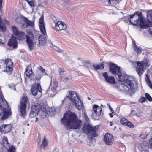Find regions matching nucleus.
<instances>
[{
  "instance_id": "nucleus-1",
  "label": "nucleus",
  "mask_w": 152,
  "mask_h": 152,
  "mask_svg": "<svg viewBox=\"0 0 152 152\" xmlns=\"http://www.w3.org/2000/svg\"><path fill=\"white\" fill-rule=\"evenodd\" d=\"M110 71L112 73L117 75L118 80L119 82H122L121 84L125 90L128 91L135 88L136 83L127 78V75L122 72L120 67L112 64L110 65Z\"/></svg>"
},
{
  "instance_id": "nucleus-2",
  "label": "nucleus",
  "mask_w": 152,
  "mask_h": 152,
  "mask_svg": "<svg viewBox=\"0 0 152 152\" xmlns=\"http://www.w3.org/2000/svg\"><path fill=\"white\" fill-rule=\"evenodd\" d=\"M61 121L62 124L65 125L66 129L67 130L78 129L81 127L82 121L78 120L75 113H71L69 114L68 113H65Z\"/></svg>"
},
{
  "instance_id": "nucleus-3",
  "label": "nucleus",
  "mask_w": 152,
  "mask_h": 152,
  "mask_svg": "<svg viewBox=\"0 0 152 152\" xmlns=\"http://www.w3.org/2000/svg\"><path fill=\"white\" fill-rule=\"evenodd\" d=\"M128 17H125L123 20L127 23L129 21L133 25H139L141 28H146L148 27L145 21L142 18L141 12L136 11L133 14L128 15Z\"/></svg>"
},
{
  "instance_id": "nucleus-4",
  "label": "nucleus",
  "mask_w": 152,
  "mask_h": 152,
  "mask_svg": "<svg viewBox=\"0 0 152 152\" xmlns=\"http://www.w3.org/2000/svg\"><path fill=\"white\" fill-rule=\"evenodd\" d=\"M66 96L75 106L79 110L83 107V104L76 93L72 91H69L67 92Z\"/></svg>"
},
{
  "instance_id": "nucleus-5",
  "label": "nucleus",
  "mask_w": 152,
  "mask_h": 152,
  "mask_svg": "<svg viewBox=\"0 0 152 152\" xmlns=\"http://www.w3.org/2000/svg\"><path fill=\"white\" fill-rule=\"evenodd\" d=\"M28 102L29 101L27 96L26 95L23 94L21 98L20 104L18 106L19 114L22 117H24L26 115V109Z\"/></svg>"
},
{
  "instance_id": "nucleus-6",
  "label": "nucleus",
  "mask_w": 152,
  "mask_h": 152,
  "mask_svg": "<svg viewBox=\"0 0 152 152\" xmlns=\"http://www.w3.org/2000/svg\"><path fill=\"white\" fill-rule=\"evenodd\" d=\"M133 66L136 69V71L139 75L143 74L144 70L148 68L149 65L147 61H142L141 62L134 61L133 62Z\"/></svg>"
},
{
  "instance_id": "nucleus-7",
  "label": "nucleus",
  "mask_w": 152,
  "mask_h": 152,
  "mask_svg": "<svg viewBox=\"0 0 152 152\" xmlns=\"http://www.w3.org/2000/svg\"><path fill=\"white\" fill-rule=\"evenodd\" d=\"M5 102L3 101L2 98L0 96V116L2 115L1 119L4 120L7 118L10 115L11 112L10 110H7L8 107V104L7 103L5 104V105H3L4 103Z\"/></svg>"
},
{
  "instance_id": "nucleus-8",
  "label": "nucleus",
  "mask_w": 152,
  "mask_h": 152,
  "mask_svg": "<svg viewBox=\"0 0 152 152\" xmlns=\"http://www.w3.org/2000/svg\"><path fill=\"white\" fill-rule=\"evenodd\" d=\"M98 126L93 127L91 124H84L82 128L83 132L87 134L91 133L93 136L95 137L97 136V132L98 131Z\"/></svg>"
},
{
  "instance_id": "nucleus-9",
  "label": "nucleus",
  "mask_w": 152,
  "mask_h": 152,
  "mask_svg": "<svg viewBox=\"0 0 152 152\" xmlns=\"http://www.w3.org/2000/svg\"><path fill=\"white\" fill-rule=\"evenodd\" d=\"M42 90L39 83L34 84L32 85L31 91L34 96L38 95V98H40L42 95Z\"/></svg>"
},
{
  "instance_id": "nucleus-10",
  "label": "nucleus",
  "mask_w": 152,
  "mask_h": 152,
  "mask_svg": "<svg viewBox=\"0 0 152 152\" xmlns=\"http://www.w3.org/2000/svg\"><path fill=\"white\" fill-rule=\"evenodd\" d=\"M33 39L34 36L33 34L31 32H29L28 33V36L27 37L26 42L31 51L34 49V45L36 44V42L33 41Z\"/></svg>"
},
{
  "instance_id": "nucleus-11",
  "label": "nucleus",
  "mask_w": 152,
  "mask_h": 152,
  "mask_svg": "<svg viewBox=\"0 0 152 152\" xmlns=\"http://www.w3.org/2000/svg\"><path fill=\"white\" fill-rule=\"evenodd\" d=\"M41 110V105L39 104H37L33 105L31 108L29 116L31 118L36 117L38 115V112Z\"/></svg>"
},
{
  "instance_id": "nucleus-12",
  "label": "nucleus",
  "mask_w": 152,
  "mask_h": 152,
  "mask_svg": "<svg viewBox=\"0 0 152 152\" xmlns=\"http://www.w3.org/2000/svg\"><path fill=\"white\" fill-rule=\"evenodd\" d=\"M47 75L45 69L41 66H39L37 68L35 73V78L37 80H39L43 76Z\"/></svg>"
},
{
  "instance_id": "nucleus-13",
  "label": "nucleus",
  "mask_w": 152,
  "mask_h": 152,
  "mask_svg": "<svg viewBox=\"0 0 152 152\" xmlns=\"http://www.w3.org/2000/svg\"><path fill=\"white\" fill-rule=\"evenodd\" d=\"M54 22L55 23V28L58 31L64 30L67 28V26L64 22L56 20L54 21Z\"/></svg>"
},
{
  "instance_id": "nucleus-14",
  "label": "nucleus",
  "mask_w": 152,
  "mask_h": 152,
  "mask_svg": "<svg viewBox=\"0 0 152 152\" xmlns=\"http://www.w3.org/2000/svg\"><path fill=\"white\" fill-rule=\"evenodd\" d=\"M104 141L107 145H111L113 142V137L112 135L108 133H106L104 136Z\"/></svg>"
},
{
  "instance_id": "nucleus-15",
  "label": "nucleus",
  "mask_w": 152,
  "mask_h": 152,
  "mask_svg": "<svg viewBox=\"0 0 152 152\" xmlns=\"http://www.w3.org/2000/svg\"><path fill=\"white\" fill-rule=\"evenodd\" d=\"M43 112L46 116V114L50 116H53L56 113L55 109L54 107L47 108V109L43 108L42 110Z\"/></svg>"
},
{
  "instance_id": "nucleus-16",
  "label": "nucleus",
  "mask_w": 152,
  "mask_h": 152,
  "mask_svg": "<svg viewBox=\"0 0 152 152\" xmlns=\"http://www.w3.org/2000/svg\"><path fill=\"white\" fill-rule=\"evenodd\" d=\"M12 129L10 124H4L0 127V132L3 134H6L10 132Z\"/></svg>"
},
{
  "instance_id": "nucleus-17",
  "label": "nucleus",
  "mask_w": 152,
  "mask_h": 152,
  "mask_svg": "<svg viewBox=\"0 0 152 152\" xmlns=\"http://www.w3.org/2000/svg\"><path fill=\"white\" fill-rule=\"evenodd\" d=\"M7 44L8 46L13 49L16 48L17 47V42L16 37H14L11 38L9 40Z\"/></svg>"
},
{
  "instance_id": "nucleus-18",
  "label": "nucleus",
  "mask_w": 152,
  "mask_h": 152,
  "mask_svg": "<svg viewBox=\"0 0 152 152\" xmlns=\"http://www.w3.org/2000/svg\"><path fill=\"white\" fill-rule=\"evenodd\" d=\"M39 26L41 32L44 35L46 34L45 26L44 25V17L42 16L39 20Z\"/></svg>"
},
{
  "instance_id": "nucleus-19",
  "label": "nucleus",
  "mask_w": 152,
  "mask_h": 152,
  "mask_svg": "<svg viewBox=\"0 0 152 152\" xmlns=\"http://www.w3.org/2000/svg\"><path fill=\"white\" fill-rule=\"evenodd\" d=\"M102 75L105 78L107 82L113 83H115L114 77L113 76H108V75L107 72H105L103 73L102 74Z\"/></svg>"
},
{
  "instance_id": "nucleus-20",
  "label": "nucleus",
  "mask_w": 152,
  "mask_h": 152,
  "mask_svg": "<svg viewBox=\"0 0 152 152\" xmlns=\"http://www.w3.org/2000/svg\"><path fill=\"white\" fill-rule=\"evenodd\" d=\"M91 66V67H90V69H94L96 71L98 69H103L104 68V64H98L96 63H92Z\"/></svg>"
},
{
  "instance_id": "nucleus-21",
  "label": "nucleus",
  "mask_w": 152,
  "mask_h": 152,
  "mask_svg": "<svg viewBox=\"0 0 152 152\" xmlns=\"http://www.w3.org/2000/svg\"><path fill=\"white\" fill-rule=\"evenodd\" d=\"M5 63L6 66V70L12 71L13 69V64L11 60L7 59L5 61Z\"/></svg>"
},
{
  "instance_id": "nucleus-22",
  "label": "nucleus",
  "mask_w": 152,
  "mask_h": 152,
  "mask_svg": "<svg viewBox=\"0 0 152 152\" xmlns=\"http://www.w3.org/2000/svg\"><path fill=\"white\" fill-rule=\"evenodd\" d=\"M44 36L42 35H40L39 37V42L40 45H44L46 44V34L44 35L43 34Z\"/></svg>"
},
{
  "instance_id": "nucleus-23",
  "label": "nucleus",
  "mask_w": 152,
  "mask_h": 152,
  "mask_svg": "<svg viewBox=\"0 0 152 152\" xmlns=\"http://www.w3.org/2000/svg\"><path fill=\"white\" fill-rule=\"evenodd\" d=\"M93 109L96 114L97 115H100L101 113L102 108L100 107L97 105L94 104L93 106Z\"/></svg>"
},
{
  "instance_id": "nucleus-24",
  "label": "nucleus",
  "mask_w": 152,
  "mask_h": 152,
  "mask_svg": "<svg viewBox=\"0 0 152 152\" xmlns=\"http://www.w3.org/2000/svg\"><path fill=\"white\" fill-rule=\"evenodd\" d=\"M28 36L26 35L25 33L22 31H20L18 35H16L17 39L19 40H20L25 39L26 38L27 39V37Z\"/></svg>"
},
{
  "instance_id": "nucleus-25",
  "label": "nucleus",
  "mask_w": 152,
  "mask_h": 152,
  "mask_svg": "<svg viewBox=\"0 0 152 152\" xmlns=\"http://www.w3.org/2000/svg\"><path fill=\"white\" fill-rule=\"evenodd\" d=\"M24 20L26 23L25 27H27L28 26L31 27L34 26V22L33 21H31L28 19V18L26 17H24Z\"/></svg>"
},
{
  "instance_id": "nucleus-26",
  "label": "nucleus",
  "mask_w": 152,
  "mask_h": 152,
  "mask_svg": "<svg viewBox=\"0 0 152 152\" xmlns=\"http://www.w3.org/2000/svg\"><path fill=\"white\" fill-rule=\"evenodd\" d=\"M26 76L29 77L32 74L31 68V66H28L26 67L25 73Z\"/></svg>"
},
{
  "instance_id": "nucleus-27",
  "label": "nucleus",
  "mask_w": 152,
  "mask_h": 152,
  "mask_svg": "<svg viewBox=\"0 0 152 152\" xmlns=\"http://www.w3.org/2000/svg\"><path fill=\"white\" fill-rule=\"evenodd\" d=\"M152 11H150L147 12V18L148 22L151 24H152Z\"/></svg>"
},
{
  "instance_id": "nucleus-28",
  "label": "nucleus",
  "mask_w": 152,
  "mask_h": 152,
  "mask_svg": "<svg viewBox=\"0 0 152 152\" xmlns=\"http://www.w3.org/2000/svg\"><path fill=\"white\" fill-rule=\"evenodd\" d=\"M51 84L52 86L51 88L54 90H57V88H58V82L56 80H54L53 82H51Z\"/></svg>"
},
{
  "instance_id": "nucleus-29",
  "label": "nucleus",
  "mask_w": 152,
  "mask_h": 152,
  "mask_svg": "<svg viewBox=\"0 0 152 152\" xmlns=\"http://www.w3.org/2000/svg\"><path fill=\"white\" fill-rule=\"evenodd\" d=\"M47 93L48 94L49 96L50 97H53L56 95V93L57 92V90H55L52 89L51 88L50 90V91H47Z\"/></svg>"
},
{
  "instance_id": "nucleus-30",
  "label": "nucleus",
  "mask_w": 152,
  "mask_h": 152,
  "mask_svg": "<svg viewBox=\"0 0 152 152\" xmlns=\"http://www.w3.org/2000/svg\"><path fill=\"white\" fill-rule=\"evenodd\" d=\"M82 66L87 67L90 69V67H91L92 63H91L90 61H87L86 60H82Z\"/></svg>"
},
{
  "instance_id": "nucleus-31",
  "label": "nucleus",
  "mask_w": 152,
  "mask_h": 152,
  "mask_svg": "<svg viewBox=\"0 0 152 152\" xmlns=\"http://www.w3.org/2000/svg\"><path fill=\"white\" fill-rule=\"evenodd\" d=\"M48 144V142L46 139V137L45 136L43 137V141L40 145L41 148H45V147Z\"/></svg>"
},
{
  "instance_id": "nucleus-32",
  "label": "nucleus",
  "mask_w": 152,
  "mask_h": 152,
  "mask_svg": "<svg viewBox=\"0 0 152 152\" xmlns=\"http://www.w3.org/2000/svg\"><path fill=\"white\" fill-rule=\"evenodd\" d=\"M2 142L4 147L7 148L10 145V144L8 142L7 138L5 137H4L2 140Z\"/></svg>"
},
{
  "instance_id": "nucleus-33",
  "label": "nucleus",
  "mask_w": 152,
  "mask_h": 152,
  "mask_svg": "<svg viewBox=\"0 0 152 152\" xmlns=\"http://www.w3.org/2000/svg\"><path fill=\"white\" fill-rule=\"evenodd\" d=\"M14 34L15 35H18L20 31H18V28L15 26H11Z\"/></svg>"
},
{
  "instance_id": "nucleus-34",
  "label": "nucleus",
  "mask_w": 152,
  "mask_h": 152,
  "mask_svg": "<svg viewBox=\"0 0 152 152\" xmlns=\"http://www.w3.org/2000/svg\"><path fill=\"white\" fill-rule=\"evenodd\" d=\"M133 48L136 52L138 53H140L142 51L141 48L137 46L135 43L134 44Z\"/></svg>"
},
{
  "instance_id": "nucleus-35",
  "label": "nucleus",
  "mask_w": 152,
  "mask_h": 152,
  "mask_svg": "<svg viewBox=\"0 0 152 152\" xmlns=\"http://www.w3.org/2000/svg\"><path fill=\"white\" fill-rule=\"evenodd\" d=\"M29 5L31 7H34L35 6L36 3L34 0H25Z\"/></svg>"
},
{
  "instance_id": "nucleus-36",
  "label": "nucleus",
  "mask_w": 152,
  "mask_h": 152,
  "mask_svg": "<svg viewBox=\"0 0 152 152\" xmlns=\"http://www.w3.org/2000/svg\"><path fill=\"white\" fill-rule=\"evenodd\" d=\"M84 117L85 118V121L84 124H88L90 121L86 113H84Z\"/></svg>"
},
{
  "instance_id": "nucleus-37",
  "label": "nucleus",
  "mask_w": 152,
  "mask_h": 152,
  "mask_svg": "<svg viewBox=\"0 0 152 152\" xmlns=\"http://www.w3.org/2000/svg\"><path fill=\"white\" fill-rule=\"evenodd\" d=\"M16 148L13 145L10 146L7 150L8 152H15Z\"/></svg>"
},
{
  "instance_id": "nucleus-38",
  "label": "nucleus",
  "mask_w": 152,
  "mask_h": 152,
  "mask_svg": "<svg viewBox=\"0 0 152 152\" xmlns=\"http://www.w3.org/2000/svg\"><path fill=\"white\" fill-rule=\"evenodd\" d=\"M128 120L125 118H123L121 119L120 123L121 124L125 125L126 123L128 122Z\"/></svg>"
},
{
  "instance_id": "nucleus-39",
  "label": "nucleus",
  "mask_w": 152,
  "mask_h": 152,
  "mask_svg": "<svg viewBox=\"0 0 152 152\" xmlns=\"http://www.w3.org/2000/svg\"><path fill=\"white\" fill-rule=\"evenodd\" d=\"M125 126H126L131 128H133L134 127V124L128 121V122L126 123Z\"/></svg>"
},
{
  "instance_id": "nucleus-40",
  "label": "nucleus",
  "mask_w": 152,
  "mask_h": 152,
  "mask_svg": "<svg viewBox=\"0 0 152 152\" xmlns=\"http://www.w3.org/2000/svg\"><path fill=\"white\" fill-rule=\"evenodd\" d=\"M145 96L146 99H147L150 101H152V98L151 96L148 93H145Z\"/></svg>"
},
{
  "instance_id": "nucleus-41",
  "label": "nucleus",
  "mask_w": 152,
  "mask_h": 152,
  "mask_svg": "<svg viewBox=\"0 0 152 152\" xmlns=\"http://www.w3.org/2000/svg\"><path fill=\"white\" fill-rule=\"evenodd\" d=\"M145 80L148 84V83H150V84H151V82L150 81L149 77L147 75H146V77H145Z\"/></svg>"
},
{
  "instance_id": "nucleus-42",
  "label": "nucleus",
  "mask_w": 152,
  "mask_h": 152,
  "mask_svg": "<svg viewBox=\"0 0 152 152\" xmlns=\"http://www.w3.org/2000/svg\"><path fill=\"white\" fill-rule=\"evenodd\" d=\"M54 49L56 51H57V52H61V51H62V50L61 49H60L58 47H56V46H55L54 47Z\"/></svg>"
},
{
  "instance_id": "nucleus-43",
  "label": "nucleus",
  "mask_w": 152,
  "mask_h": 152,
  "mask_svg": "<svg viewBox=\"0 0 152 152\" xmlns=\"http://www.w3.org/2000/svg\"><path fill=\"white\" fill-rule=\"evenodd\" d=\"M41 142V138L40 135L39 134L37 141V144L39 145L40 144Z\"/></svg>"
},
{
  "instance_id": "nucleus-44",
  "label": "nucleus",
  "mask_w": 152,
  "mask_h": 152,
  "mask_svg": "<svg viewBox=\"0 0 152 152\" xmlns=\"http://www.w3.org/2000/svg\"><path fill=\"white\" fill-rule=\"evenodd\" d=\"M146 100V99L145 98V97H141L140 98V102L142 103L143 102H145V101Z\"/></svg>"
},
{
  "instance_id": "nucleus-45",
  "label": "nucleus",
  "mask_w": 152,
  "mask_h": 152,
  "mask_svg": "<svg viewBox=\"0 0 152 152\" xmlns=\"http://www.w3.org/2000/svg\"><path fill=\"white\" fill-rule=\"evenodd\" d=\"M149 142L150 147L152 149V138L149 140Z\"/></svg>"
},
{
  "instance_id": "nucleus-46",
  "label": "nucleus",
  "mask_w": 152,
  "mask_h": 152,
  "mask_svg": "<svg viewBox=\"0 0 152 152\" xmlns=\"http://www.w3.org/2000/svg\"><path fill=\"white\" fill-rule=\"evenodd\" d=\"M149 32L152 36V26L150 27L149 30Z\"/></svg>"
},
{
  "instance_id": "nucleus-47",
  "label": "nucleus",
  "mask_w": 152,
  "mask_h": 152,
  "mask_svg": "<svg viewBox=\"0 0 152 152\" xmlns=\"http://www.w3.org/2000/svg\"><path fill=\"white\" fill-rule=\"evenodd\" d=\"M109 108L110 110L112 112V113H113L114 111L113 110V109L111 107L110 105L109 106Z\"/></svg>"
},
{
  "instance_id": "nucleus-48",
  "label": "nucleus",
  "mask_w": 152,
  "mask_h": 152,
  "mask_svg": "<svg viewBox=\"0 0 152 152\" xmlns=\"http://www.w3.org/2000/svg\"><path fill=\"white\" fill-rule=\"evenodd\" d=\"M3 0H0V9L2 7V3Z\"/></svg>"
},
{
  "instance_id": "nucleus-49",
  "label": "nucleus",
  "mask_w": 152,
  "mask_h": 152,
  "mask_svg": "<svg viewBox=\"0 0 152 152\" xmlns=\"http://www.w3.org/2000/svg\"><path fill=\"white\" fill-rule=\"evenodd\" d=\"M148 84L149 85V86L150 87V88H152V84L151 83V84H150V83H148Z\"/></svg>"
},
{
  "instance_id": "nucleus-50",
  "label": "nucleus",
  "mask_w": 152,
  "mask_h": 152,
  "mask_svg": "<svg viewBox=\"0 0 152 152\" xmlns=\"http://www.w3.org/2000/svg\"><path fill=\"white\" fill-rule=\"evenodd\" d=\"M112 113H110L109 114V115L111 117H113V115Z\"/></svg>"
},
{
  "instance_id": "nucleus-51",
  "label": "nucleus",
  "mask_w": 152,
  "mask_h": 152,
  "mask_svg": "<svg viewBox=\"0 0 152 152\" xmlns=\"http://www.w3.org/2000/svg\"><path fill=\"white\" fill-rule=\"evenodd\" d=\"M64 72V69H63L60 68V70H59V72Z\"/></svg>"
},
{
  "instance_id": "nucleus-52",
  "label": "nucleus",
  "mask_w": 152,
  "mask_h": 152,
  "mask_svg": "<svg viewBox=\"0 0 152 152\" xmlns=\"http://www.w3.org/2000/svg\"><path fill=\"white\" fill-rule=\"evenodd\" d=\"M70 79V78H68V77H66V78H65V80H69Z\"/></svg>"
},
{
  "instance_id": "nucleus-53",
  "label": "nucleus",
  "mask_w": 152,
  "mask_h": 152,
  "mask_svg": "<svg viewBox=\"0 0 152 152\" xmlns=\"http://www.w3.org/2000/svg\"><path fill=\"white\" fill-rule=\"evenodd\" d=\"M77 59H78V60H81L82 61V60L81 59V58H80L79 57H78L77 58Z\"/></svg>"
},
{
  "instance_id": "nucleus-54",
  "label": "nucleus",
  "mask_w": 152,
  "mask_h": 152,
  "mask_svg": "<svg viewBox=\"0 0 152 152\" xmlns=\"http://www.w3.org/2000/svg\"><path fill=\"white\" fill-rule=\"evenodd\" d=\"M63 72H60V75H62L63 74Z\"/></svg>"
},
{
  "instance_id": "nucleus-55",
  "label": "nucleus",
  "mask_w": 152,
  "mask_h": 152,
  "mask_svg": "<svg viewBox=\"0 0 152 152\" xmlns=\"http://www.w3.org/2000/svg\"><path fill=\"white\" fill-rule=\"evenodd\" d=\"M108 1V3L109 4H110V0H107Z\"/></svg>"
},
{
  "instance_id": "nucleus-56",
  "label": "nucleus",
  "mask_w": 152,
  "mask_h": 152,
  "mask_svg": "<svg viewBox=\"0 0 152 152\" xmlns=\"http://www.w3.org/2000/svg\"><path fill=\"white\" fill-rule=\"evenodd\" d=\"M132 42H133V46H134V43L135 44V42L134 41H133Z\"/></svg>"
},
{
  "instance_id": "nucleus-57",
  "label": "nucleus",
  "mask_w": 152,
  "mask_h": 152,
  "mask_svg": "<svg viewBox=\"0 0 152 152\" xmlns=\"http://www.w3.org/2000/svg\"><path fill=\"white\" fill-rule=\"evenodd\" d=\"M38 119V118L37 117L36 118V120L35 121H37Z\"/></svg>"
},
{
  "instance_id": "nucleus-58",
  "label": "nucleus",
  "mask_w": 152,
  "mask_h": 152,
  "mask_svg": "<svg viewBox=\"0 0 152 152\" xmlns=\"http://www.w3.org/2000/svg\"><path fill=\"white\" fill-rule=\"evenodd\" d=\"M110 126H111L113 124L111 122H110Z\"/></svg>"
},
{
  "instance_id": "nucleus-59",
  "label": "nucleus",
  "mask_w": 152,
  "mask_h": 152,
  "mask_svg": "<svg viewBox=\"0 0 152 152\" xmlns=\"http://www.w3.org/2000/svg\"><path fill=\"white\" fill-rule=\"evenodd\" d=\"M0 152H3V150L2 149V150H0Z\"/></svg>"
},
{
  "instance_id": "nucleus-60",
  "label": "nucleus",
  "mask_w": 152,
  "mask_h": 152,
  "mask_svg": "<svg viewBox=\"0 0 152 152\" xmlns=\"http://www.w3.org/2000/svg\"><path fill=\"white\" fill-rule=\"evenodd\" d=\"M116 128V127L115 126L114 128V130H115Z\"/></svg>"
},
{
  "instance_id": "nucleus-61",
  "label": "nucleus",
  "mask_w": 152,
  "mask_h": 152,
  "mask_svg": "<svg viewBox=\"0 0 152 152\" xmlns=\"http://www.w3.org/2000/svg\"><path fill=\"white\" fill-rule=\"evenodd\" d=\"M1 40L0 39V43H1Z\"/></svg>"
},
{
  "instance_id": "nucleus-62",
  "label": "nucleus",
  "mask_w": 152,
  "mask_h": 152,
  "mask_svg": "<svg viewBox=\"0 0 152 152\" xmlns=\"http://www.w3.org/2000/svg\"><path fill=\"white\" fill-rule=\"evenodd\" d=\"M4 22H7V20H5Z\"/></svg>"
},
{
  "instance_id": "nucleus-63",
  "label": "nucleus",
  "mask_w": 152,
  "mask_h": 152,
  "mask_svg": "<svg viewBox=\"0 0 152 152\" xmlns=\"http://www.w3.org/2000/svg\"><path fill=\"white\" fill-rule=\"evenodd\" d=\"M88 99H90V98H89V97H88Z\"/></svg>"
},
{
  "instance_id": "nucleus-64",
  "label": "nucleus",
  "mask_w": 152,
  "mask_h": 152,
  "mask_svg": "<svg viewBox=\"0 0 152 152\" xmlns=\"http://www.w3.org/2000/svg\"><path fill=\"white\" fill-rule=\"evenodd\" d=\"M64 56H65L66 55V54H64Z\"/></svg>"
}]
</instances>
